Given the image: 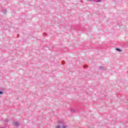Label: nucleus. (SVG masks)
I'll return each mask as SVG.
<instances>
[{"label": "nucleus", "mask_w": 128, "mask_h": 128, "mask_svg": "<svg viewBox=\"0 0 128 128\" xmlns=\"http://www.w3.org/2000/svg\"><path fill=\"white\" fill-rule=\"evenodd\" d=\"M116 50H117L118 52H122V49H120L118 48H116Z\"/></svg>", "instance_id": "423d86ee"}, {"label": "nucleus", "mask_w": 128, "mask_h": 128, "mask_svg": "<svg viewBox=\"0 0 128 128\" xmlns=\"http://www.w3.org/2000/svg\"><path fill=\"white\" fill-rule=\"evenodd\" d=\"M88 0L89 2H102V0Z\"/></svg>", "instance_id": "20e7f679"}, {"label": "nucleus", "mask_w": 128, "mask_h": 128, "mask_svg": "<svg viewBox=\"0 0 128 128\" xmlns=\"http://www.w3.org/2000/svg\"><path fill=\"white\" fill-rule=\"evenodd\" d=\"M13 124H14V126H18L20 124L18 122L14 121L13 123Z\"/></svg>", "instance_id": "f03ea898"}, {"label": "nucleus", "mask_w": 128, "mask_h": 128, "mask_svg": "<svg viewBox=\"0 0 128 128\" xmlns=\"http://www.w3.org/2000/svg\"><path fill=\"white\" fill-rule=\"evenodd\" d=\"M70 112H71L74 113V112H76V110H74V109H71L70 110Z\"/></svg>", "instance_id": "39448f33"}, {"label": "nucleus", "mask_w": 128, "mask_h": 128, "mask_svg": "<svg viewBox=\"0 0 128 128\" xmlns=\"http://www.w3.org/2000/svg\"><path fill=\"white\" fill-rule=\"evenodd\" d=\"M44 36H46V33H44Z\"/></svg>", "instance_id": "9d476101"}, {"label": "nucleus", "mask_w": 128, "mask_h": 128, "mask_svg": "<svg viewBox=\"0 0 128 128\" xmlns=\"http://www.w3.org/2000/svg\"><path fill=\"white\" fill-rule=\"evenodd\" d=\"M2 12H3L4 14H6V10H2Z\"/></svg>", "instance_id": "0eeeda50"}, {"label": "nucleus", "mask_w": 128, "mask_h": 128, "mask_svg": "<svg viewBox=\"0 0 128 128\" xmlns=\"http://www.w3.org/2000/svg\"><path fill=\"white\" fill-rule=\"evenodd\" d=\"M84 68H86V67H85V66H84Z\"/></svg>", "instance_id": "f8f14e48"}, {"label": "nucleus", "mask_w": 128, "mask_h": 128, "mask_svg": "<svg viewBox=\"0 0 128 128\" xmlns=\"http://www.w3.org/2000/svg\"><path fill=\"white\" fill-rule=\"evenodd\" d=\"M62 64H64V61L62 62Z\"/></svg>", "instance_id": "1a4fd4ad"}, {"label": "nucleus", "mask_w": 128, "mask_h": 128, "mask_svg": "<svg viewBox=\"0 0 128 128\" xmlns=\"http://www.w3.org/2000/svg\"><path fill=\"white\" fill-rule=\"evenodd\" d=\"M99 70H106V68L104 67V66H100L99 67Z\"/></svg>", "instance_id": "7ed1b4c3"}, {"label": "nucleus", "mask_w": 128, "mask_h": 128, "mask_svg": "<svg viewBox=\"0 0 128 128\" xmlns=\"http://www.w3.org/2000/svg\"><path fill=\"white\" fill-rule=\"evenodd\" d=\"M4 94V92L2 91H0V94Z\"/></svg>", "instance_id": "6e6552de"}, {"label": "nucleus", "mask_w": 128, "mask_h": 128, "mask_svg": "<svg viewBox=\"0 0 128 128\" xmlns=\"http://www.w3.org/2000/svg\"><path fill=\"white\" fill-rule=\"evenodd\" d=\"M0 128H4V127H0Z\"/></svg>", "instance_id": "9b49d317"}, {"label": "nucleus", "mask_w": 128, "mask_h": 128, "mask_svg": "<svg viewBox=\"0 0 128 128\" xmlns=\"http://www.w3.org/2000/svg\"><path fill=\"white\" fill-rule=\"evenodd\" d=\"M68 128V126L67 125H62V126H58L56 128Z\"/></svg>", "instance_id": "f257e3e1"}]
</instances>
